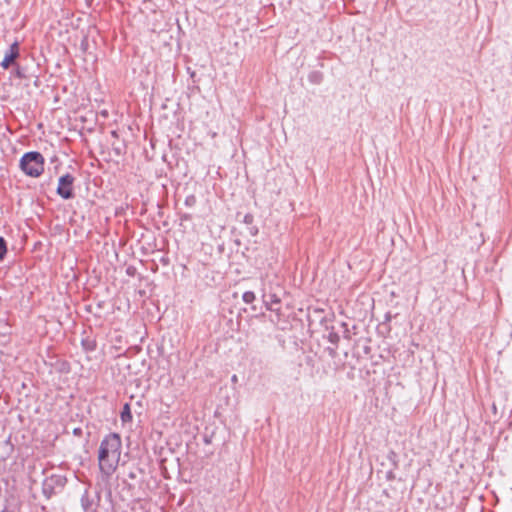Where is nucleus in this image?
Wrapping results in <instances>:
<instances>
[{
	"label": "nucleus",
	"mask_w": 512,
	"mask_h": 512,
	"mask_svg": "<svg viewBox=\"0 0 512 512\" xmlns=\"http://www.w3.org/2000/svg\"><path fill=\"white\" fill-rule=\"evenodd\" d=\"M121 419L123 422L130 421L132 419V415L128 404H125L121 412Z\"/></svg>",
	"instance_id": "nucleus-6"
},
{
	"label": "nucleus",
	"mask_w": 512,
	"mask_h": 512,
	"mask_svg": "<svg viewBox=\"0 0 512 512\" xmlns=\"http://www.w3.org/2000/svg\"><path fill=\"white\" fill-rule=\"evenodd\" d=\"M18 56H19L18 43L14 42L13 44L10 45L9 49L5 52V56L2 60V62L0 63V66L3 69H8Z\"/></svg>",
	"instance_id": "nucleus-5"
},
{
	"label": "nucleus",
	"mask_w": 512,
	"mask_h": 512,
	"mask_svg": "<svg viewBox=\"0 0 512 512\" xmlns=\"http://www.w3.org/2000/svg\"><path fill=\"white\" fill-rule=\"evenodd\" d=\"M122 449L121 437L117 433L106 435L99 446L98 466L101 479L108 482L117 470Z\"/></svg>",
	"instance_id": "nucleus-1"
},
{
	"label": "nucleus",
	"mask_w": 512,
	"mask_h": 512,
	"mask_svg": "<svg viewBox=\"0 0 512 512\" xmlns=\"http://www.w3.org/2000/svg\"><path fill=\"white\" fill-rule=\"evenodd\" d=\"M73 183L74 177L67 173L59 178L57 194L61 196L63 199H71L73 198Z\"/></svg>",
	"instance_id": "nucleus-4"
},
{
	"label": "nucleus",
	"mask_w": 512,
	"mask_h": 512,
	"mask_svg": "<svg viewBox=\"0 0 512 512\" xmlns=\"http://www.w3.org/2000/svg\"><path fill=\"white\" fill-rule=\"evenodd\" d=\"M278 285H274L268 274L261 275L262 300L267 310L278 312L281 303Z\"/></svg>",
	"instance_id": "nucleus-2"
},
{
	"label": "nucleus",
	"mask_w": 512,
	"mask_h": 512,
	"mask_svg": "<svg viewBox=\"0 0 512 512\" xmlns=\"http://www.w3.org/2000/svg\"><path fill=\"white\" fill-rule=\"evenodd\" d=\"M21 170L30 177H39L44 171V157L37 151L25 153L20 159Z\"/></svg>",
	"instance_id": "nucleus-3"
},
{
	"label": "nucleus",
	"mask_w": 512,
	"mask_h": 512,
	"mask_svg": "<svg viewBox=\"0 0 512 512\" xmlns=\"http://www.w3.org/2000/svg\"><path fill=\"white\" fill-rule=\"evenodd\" d=\"M236 379H237L236 375H233L232 380L236 381Z\"/></svg>",
	"instance_id": "nucleus-12"
},
{
	"label": "nucleus",
	"mask_w": 512,
	"mask_h": 512,
	"mask_svg": "<svg viewBox=\"0 0 512 512\" xmlns=\"http://www.w3.org/2000/svg\"><path fill=\"white\" fill-rule=\"evenodd\" d=\"M255 293L252 292V291H246L243 293L242 295V300L246 303V304H250L252 303L254 300H255Z\"/></svg>",
	"instance_id": "nucleus-8"
},
{
	"label": "nucleus",
	"mask_w": 512,
	"mask_h": 512,
	"mask_svg": "<svg viewBox=\"0 0 512 512\" xmlns=\"http://www.w3.org/2000/svg\"><path fill=\"white\" fill-rule=\"evenodd\" d=\"M196 199L193 195L191 196H188L186 199H185V204L187 206H192L194 203H195Z\"/></svg>",
	"instance_id": "nucleus-10"
},
{
	"label": "nucleus",
	"mask_w": 512,
	"mask_h": 512,
	"mask_svg": "<svg viewBox=\"0 0 512 512\" xmlns=\"http://www.w3.org/2000/svg\"><path fill=\"white\" fill-rule=\"evenodd\" d=\"M309 80L314 84H319L322 80V75L319 72H312L309 75Z\"/></svg>",
	"instance_id": "nucleus-9"
},
{
	"label": "nucleus",
	"mask_w": 512,
	"mask_h": 512,
	"mask_svg": "<svg viewBox=\"0 0 512 512\" xmlns=\"http://www.w3.org/2000/svg\"><path fill=\"white\" fill-rule=\"evenodd\" d=\"M7 253V243L5 239L0 236V261H2Z\"/></svg>",
	"instance_id": "nucleus-7"
},
{
	"label": "nucleus",
	"mask_w": 512,
	"mask_h": 512,
	"mask_svg": "<svg viewBox=\"0 0 512 512\" xmlns=\"http://www.w3.org/2000/svg\"><path fill=\"white\" fill-rule=\"evenodd\" d=\"M338 339H339V336H338L337 334H333V333H331V334L329 335V340H330V342H332V343H337Z\"/></svg>",
	"instance_id": "nucleus-11"
}]
</instances>
